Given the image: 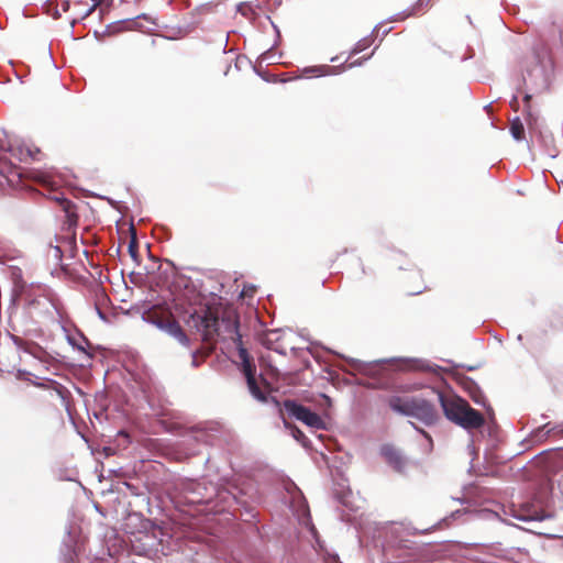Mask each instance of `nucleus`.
I'll use <instances>...</instances> for the list:
<instances>
[{
    "instance_id": "f257e3e1",
    "label": "nucleus",
    "mask_w": 563,
    "mask_h": 563,
    "mask_svg": "<svg viewBox=\"0 0 563 563\" xmlns=\"http://www.w3.org/2000/svg\"><path fill=\"white\" fill-rule=\"evenodd\" d=\"M21 300L26 303L27 311L32 318L38 321H57L63 322L65 311L64 308L47 286L31 285L23 289Z\"/></svg>"
},
{
    "instance_id": "f03ea898",
    "label": "nucleus",
    "mask_w": 563,
    "mask_h": 563,
    "mask_svg": "<svg viewBox=\"0 0 563 563\" xmlns=\"http://www.w3.org/2000/svg\"><path fill=\"white\" fill-rule=\"evenodd\" d=\"M446 418L466 430L478 429L484 424V417L468 402L454 395H439Z\"/></svg>"
},
{
    "instance_id": "7ed1b4c3",
    "label": "nucleus",
    "mask_w": 563,
    "mask_h": 563,
    "mask_svg": "<svg viewBox=\"0 0 563 563\" xmlns=\"http://www.w3.org/2000/svg\"><path fill=\"white\" fill-rule=\"evenodd\" d=\"M232 339L236 342L239 346V357L242 365V372L246 378L247 387L250 393L254 396V398L264 401L266 399V394L268 393L267 385L261 382H257L255 377L256 368L250 358L247 351L243 349L241 345V335L238 332L236 322H233V335Z\"/></svg>"
},
{
    "instance_id": "20e7f679",
    "label": "nucleus",
    "mask_w": 563,
    "mask_h": 563,
    "mask_svg": "<svg viewBox=\"0 0 563 563\" xmlns=\"http://www.w3.org/2000/svg\"><path fill=\"white\" fill-rule=\"evenodd\" d=\"M284 407L289 416L303 422L308 427L317 430L324 428V421L322 420V418L318 413L308 409L307 407L291 400H286Z\"/></svg>"
},
{
    "instance_id": "39448f33",
    "label": "nucleus",
    "mask_w": 563,
    "mask_h": 563,
    "mask_svg": "<svg viewBox=\"0 0 563 563\" xmlns=\"http://www.w3.org/2000/svg\"><path fill=\"white\" fill-rule=\"evenodd\" d=\"M389 406L393 410L404 415H413L418 409V405L409 397H393L389 400Z\"/></svg>"
},
{
    "instance_id": "423d86ee",
    "label": "nucleus",
    "mask_w": 563,
    "mask_h": 563,
    "mask_svg": "<svg viewBox=\"0 0 563 563\" xmlns=\"http://www.w3.org/2000/svg\"><path fill=\"white\" fill-rule=\"evenodd\" d=\"M287 339V334L285 332H280L278 330H273L267 333L266 343L269 344L268 347L273 349L279 353H285L287 345L278 343L279 341H284Z\"/></svg>"
},
{
    "instance_id": "0eeeda50",
    "label": "nucleus",
    "mask_w": 563,
    "mask_h": 563,
    "mask_svg": "<svg viewBox=\"0 0 563 563\" xmlns=\"http://www.w3.org/2000/svg\"><path fill=\"white\" fill-rule=\"evenodd\" d=\"M382 454L386 459V461L393 465L396 470H401L404 465V459L400 453L393 446L385 445L382 449Z\"/></svg>"
},
{
    "instance_id": "6e6552de",
    "label": "nucleus",
    "mask_w": 563,
    "mask_h": 563,
    "mask_svg": "<svg viewBox=\"0 0 563 563\" xmlns=\"http://www.w3.org/2000/svg\"><path fill=\"white\" fill-rule=\"evenodd\" d=\"M510 132H511L512 136L517 141H520V140L523 139V136H525V129H523V125H522V123L520 122L519 119H515L511 122Z\"/></svg>"
},
{
    "instance_id": "1a4fd4ad",
    "label": "nucleus",
    "mask_w": 563,
    "mask_h": 563,
    "mask_svg": "<svg viewBox=\"0 0 563 563\" xmlns=\"http://www.w3.org/2000/svg\"><path fill=\"white\" fill-rule=\"evenodd\" d=\"M10 245L7 240L0 236V257H15V255H10Z\"/></svg>"
},
{
    "instance_id": "9d476101",
    "label": "nucleus",
    "mask_w": 563,
    "mask_h": 563,
    "mask_svg": "<svg viewBox=\"0 0 563 563\" xmlns=\"http://www.w3.org/2000/svg\"><path fill=\"white\" fill-rule=\"evenodd\" d=\"M292 437L298 441L300 442L303 446H308V443H307V438L305 437V434L302 433V431H300L299 429L297 428H294L292 429Z\"/></svg>"
},
{
    "instance_id": "9b49d317",
    "label": "nucleus",
    "mask_w": 563,
    "mask_h": 563,
    "mask_svg": "<svg viewBox=\"0 0 563 563\" xmlns=\"http://www.w3.org/2000/svg\"><path fill=\"white\" fill-rule=\"evenodd\" d=\"M330 69H332L330 66H320V67H314V68H306L305 73L309 74V73L319 71V75H328V74H330L329 73Z\"/></svg>"
},
{
    "instance_id": "f8f14e48",
    "label": "nucleus",
    "mask_w": 563,
    "mask_h": 563,
    "mask_svg": "<svg viewBox=\"0 0 563 563\" xmlns=\"http://www.w3.org/2000/svg\"><path fill=\"white\" fill-rule=\"evenodd\" d=\"M174 334L179 340L180 343L187 344L188 339L179 327L175 329Z\"/></svg>"
},
{
    "instance_id": "ddd939ff",
    "label": "nucleus",
    "mask_w": 563,
    "mask_h": 563,
    "mask_svg": "<svg viewBox=\"0 0 563 563\" xmlns=\"http://www.w3.org/2000/svg\"><path fill=\"white\" fill-rule=\"evenodd\" d=\"M53 256L55 258H60L62 252H60V249L58 246L53 247Z\"/></svg>"
},
{
    "instance_id": "4468645a",
    "label": "nucleus",
    "mask_w": 563,
    "mask_h": 563,
    "mask_svg": "<svg viewBox=\"0 0 563 563\" xmlns=\"http://www.w3.org/2000/svg\"><path fill=\"white\" fill-rule=\"evenodd\" d=\"M62 205H63L64 210H65L67 213H69V212H70V211H69L70 202H69L68 200H63Z\"/></svg>"
},
{
    "instance_id": "2eb2a0df",
    "label": "nucleus",
    "mask_w": 563,
    "mask_h": 563,
    "mask_svg": "<svg viewBox=\"0 0 563 563\" xmlns=\"http://www.w3.org/2000/svg\"><path fill=\"white\" fill-rule=\"evenodd\" d=\"M71 344L76 345L78 350L80 351H85V345L84 344H76L74 341H70Z\"/></svg>"
},
{
    "instance_id": "dca6fc26",
    "label": "nucleus",
    "mask_w": 563,
    "mask_h": 563,
    "mask_svg": "<svg viewBox=\"0 0 563 563\" xmlns=\"http://www.w3.org/2000/svg\"><path fill=\"white\" fill-rule=\"evenodd\" d=\"M363 48H364V45H362L361 43H358L354 52H355V53L361 52Z\"/></svg>"
},
{
    "instance_id": "f3484780",
    "label": "nucleus",
    "mask_w": 563,
    "mask_h": 563,
    "mask_svg": "<svg viewBox=\"0 0 563 563\" xmlns=\"http://www.w3.org/2000/svg\"><path fill=\"white\" fill-rule=\"evenodd\" d=\"M68 10V2H63V11L66 12Z\"/></svg>"
},
{
    "instance_id": "a211bd4d",
    "label": "nucleus",
    "mask_w": 563,
    "mask_h": 563,
    "mask_svg": "<svg viewBox=\"0 0 563 563\" xmlns=\"http://www.w3.org/2000/svg\"><path fill=\"white\" fill-rule=\"evenodd\" d=\"M430 0H426V2L428 3ZM424 3V0H420V4L422 5Z\"/></svg>"
},
{
    "instance_id": "6ab92c4d",
    "label": "nucleus",
    "mask_w": 563,
    "mask_h": 563,
    "mask_svg": "<svg viewBox=\"0 0 563 563\" xmlns=\"http://www.w3.org/2000/svg\"><path fill=\"white\" fill-rule=\"evenodd\" d=\"M426 412L429 411V408L424 407L422 408Z\"/></svg>"
}]
</instances>
